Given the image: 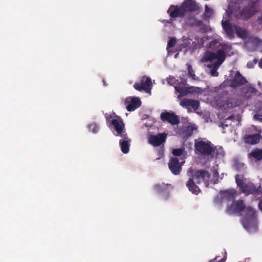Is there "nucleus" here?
Instances as JSON below:
<instances>
[{
	"mask_svg": "<svg viewBox=\"0 0 262 262\" xmlns=\"http://www.w3.org/2000/svg\"><path fill=\"white\" fill-rule=\"evenodd\" d=\"M177 42V39L175 37L171 38L168 41L167 50L169 52V48L173 47Z\"/></svg>",
	"mask_w": 262,
	"mask_h": 262,
	"instance_id": "7c9ffc66",
	"label": "nucleus"
},
{
	"mask_svg": "<svg viewBox=\"0 0 262 262\" xmlns=\"http://www.w3.org/2000/svg\"><path fill=\"white\" fill-rule=\"evenodd\" d=\"M160 118L163 122H167L172 125H178L180 123L179 116L173 112H163L160 115Z\"/></svg>",
	"mask_w": 262,
	"mask_h": 262,
	"instance_id": "0eeeda50",
	"label": "nucleus"
},
{
	"mask_svg": "<svg viewBox=\"0 0 262 262\" xmlns=\"http://www.w3.org/2000/svg\"><path fill=\"white\" fill-rule=\"evenodd\" d=\"M98 128V126L96 123H92L89 125V129L93 133H96Z\"/></svg>",
	"mask_w": 262,
	"mask_h": 262,
	"instance_id": "473e14b6",
	"label": "nucleus"
},
{
	"mask_svg": "<svg viewBox=\"0 0 262 262\" xmlns=\"http://www.w3.org/2000/svg\"><path fill=\"white\" fill-rule=\"evenodd\" d=\"M187 66L188 75L189 77H191L192 79H195V75L194 74V71H193L192 66L189 64H187Z\"/></svg>",
	"mask_w": 262,
	"mask_h": 262,
	"instance_id": "2f4dec72",
	"label": "nucleus"
},
{
	"mask_svg": "<svg viewBox=\"0 0 262 262\" xmlns=\"http://www.w3.org/2000/svg\"><path fill=\"white\" fill-rule=\"evenodd\" d=\"M124 103L126 105L127 110L129 112H132L141 106V101L138 97H129L126 98Z\"/></svg>",
	"mask_w": 262,
	"mask_h": 262,
	"instance_id": "9b49d317",
	"label": "nucleus"
},
{
	"mask_svg": "<svg viewBox=\"0 0 262 262\" xmlns=\"http://www.w3.org/2000/svg\"><path fill=\"white\" fill-rule=\"evenodd\" d=\"M235 193V192L234 191L231 190V191H226L225 192V194L226 196H229V197L230 198H231V199H233L234 197Z\"/></svg>",
	"mask_w": 262,
	"mask_h": 262,
	"instance_id": "f704fd0d",
	"label": "nucleus"
},
{
	"mask_svg": "<svg viewBox=\"0 0 262 262\" xmlns=\"http://www.w3.org/2000/svg\"><path fill=\"white\" fill-rule=\"evenodd\" d=\"M258 207L259 208V209L262 211V200L259 201V203L258 204Z\"/></svg>",
	"mask_w": 262,
	"mask_h": 262,
	"instance_id": "37998d69",
	"label": "nucleus"
},
{
	"mask_svg": "<svg viewBox=\"0 0 262 262\" xmlns=\"http://www.w3.org/2000/svg\"><path fill=\"white\" fill-rule=\"evenodd\" d=\"M254 66V64L252 62H249L247 63V67L249 68H253Z\"/></svg>",
	"mask_w": 262,
	"mask_h": 262,
	"instance_id": "ea45409f",
	"label": "nucleus"
},
{
	"mask_svg": "<svg viewBox=\"0 0 262 262\" xmlns=\"http://www.w3.org/2000/svg\"><path fill=\"white\" fill-rule=\"evenodd\" d=\"M194 148L196 152L202 156L204 157L210 156L212 158L213 157L214 151L213 145L211 144V142L208 140L204 141L203 140L198 141L195 140L194 142Z\"/></svg>",
	"mask_w": 262,
	"mask_h": 262,
	"instance_id": "f03ea898",
	"label": "nucleus"
},
{
	"mask_svg": "<svg viewBox=\"0 0 262 262\" xmlns=\"http://www.w3.org/2000/svg\"><path fill=\"white\" fill-rule=\"evenodd\" d=\"M180 104L183 107H187L188 106H191L195 111L199 108L200 105V103L198 101L185 98L182 100Z\"/></svg>",
	"mask_w": 262,
	"mask_h": 262,
	"instance_id": "2eb2a0df",
	"label": "nucleus"
},
{
	"mask_svg": "<svg viewBox=\"0 0 262 262\" xmlns=\"http://www.w3.org/2000/svg\"><path fill=\"white\" fill-rule=\"evenodd\" d=\"M217 257H216L213 259L211 260L209 262H225L227 258V257L226 255L224 256V257L223 258H222L220 261L217 260Z\"/></svg>",
	"mask_w": 262,
	"mask_h": 262,
	"instance_id": "c9c22d12",
	"label": "nucleus"
},
{
	"mask_svg": "<svg viewBox=\"0 0 262 262\" xmlns=\"http://www.w3.org/2000/svg\"><path fill=\"white\" fill-rule=\"evenodd\" d=\"M260 135L258 134H255L252 135H248L245 138L246 143L256 144L259 142Z\"/></svg>",
	"mask_w": 262,
	"mask_h": 262,
	"instance_id": "412c9836",
	"label": "nucleus"
},
{
	"mask_svg": "<svg viewBox=\"0 0 262 262\" xmlns=\"http://www.w3.org/2000/svg\"><path fill=\"white\" fill-rule=\"evenodd\" d=\"M193 128L191 126H188L185 128H183L181 132L180 135L184 139H187L188 137H190L193 133Z\"/></svg>",
	"mask_w": 262,
	"mask_h": 262,
	"instance_id": "4be33fe9",
	"label": "nucleus"
},
{
	"mask_svg": "<svg viewBox=\"0 0 262 262\" xmlns=\"http://www.w3.org/2000/svg\"><path fill=\"white\" fill-rule=\"evenodd\" d=\"M258 66L260 68L262 69V58L260 59V61L258 62Z\"/></svg>",
	"mask_w": 262,
	"mask_h": 262,
	"instance_id": "c03bdc74",
	"label": "nucleus"
},
{
	"mask_svg": "<svg viewBox=\"0 0 262 262\" xmlns=\"http://www.w3.org/2000/svg\"><path fill=\"white\" fill-rule=\"evenodd\" d=\"M167 135L165 133L150 135L148 139V143L154 146H159L165 142Z\"/></svg>",
	"mask_w": 262,
	"mask_h": 262,
	"instance_id": "6e6552de",
	"label": "nucleus"
},
{
	"mask_svg": "<svg viewBox=\"0 0 262 262\" xmlns=\"http://www.w3.org/2000/svg\"><path fill=\"white\" fill-rule=\"evenodd\" d=\"M190 40L188 38H184L178 44L177 51H182L183 49L186 50L190 45Z\"/></svg>",
	"mask_w": 262,
	"mask_h": 262,
	"instance_id": "393cba45",
	"label": "nucleus"
},
{
	"mask_svg": "<svg viewBox=\"0 0 262 262\" xmlns=\"http://www.w3.org/2000/svg\"><path fill=\"white\" fill-rule=\"evenodd\" d=\"M254 118L256 119L257 120L262 122V115L256 114L254 115Z\"/></svg>",
	"mask_w": 262,
	"mask_h": 262,
	"instance_id": "4c0bfd02",
	"label": "nucleus"
},
{
	"mask_svg": "<svg viewBox=\"0 0 262 262\" xmlns=\"http://www.w3.org/2000/svg\"><path fill=\"white\" fill-rule=\"evenodd\" d=\"M176 90L180 93V94L182 95H187L188 93L190 92L188 90H184L183 89H179L177 87H176Z\"/></svg>",
	"mask_w": 262,
	"mask_h": 262,
	"instance_id": "72a5a7b5",
	"label": "nucleus"
},
{
	"mask_svg": "<svg viewBox=\"0 0 262 262\" xmlns=\"http://www.w3.org/2000/svg\"><path fill=\"white\" fill-rule=\"evenodd\" d=\"M234 119V117L233 115H231L229 117H228L226 120L228 121V120H233Z\"/></svg>",
	"mask_w": 262,
	"mask_h": 262,
	"instance_id": "79ce46f5",
	"label": "nucleus"
},
{
	"mask_svg": "<svg viewBox=\"0 0 262 262\" xmlns=\"http://www.w3.org/2000/svg\"><path fill=\"white\" fill-rule=\"evenodd\" d=\"M257 62H258V59H257V58H254V59L253 60V63L254 64H256Z\"/></svg>",
	"mask_w": 262,
	"mask_h": 262,
	"instance_id": "a18cd8bd",
	"label": "nucleus"
},
{
	"mask_svg": "<svg viewBox=\"0 0 262 262\" xmlns=\"http://www.w3.org/2000/svg\"><path fill=\"white\" fill-rule=\"evenodd\" d=\"M111 124L117 132L116 136L121 137L126 135L127 134L124 131V124L121 118L117 116L116 118L111 121Z\"/></svg>",
	"mask_w": 262,
	"mask_h": 262,
	"instance_id": "9d476101",
	"label": "nucleus"
},
{
	"mask_svg": "<svg viewBox=\"0 0 262 262\" xmlns=\"http://www.w3.org/2000/svg\"><path fill=\"white\" fill-rule=\"evenodd\" d=\"M168 185L163 183L157 184L154 185V188L155 191L159 193H167L168 191Z\"/></svg>",
	"mask_w": 262,
	"mask_h": 262,
	"instance_id": "5701e85b",
	"label": "nucleus"
},
{
	"mask_svg": "<svg viewBox=\"0 0 262 262\" xmlns=\"http://www.w3.org/2000/svg\"><path fill=\"white\" fill-rule=\"evenodd\" d=\"M244 176L243 174H236L235 179L236 183L241 189L243 187L245 183L244 182Z\"/></svg>",
	"mask_w": 262,
	"mask_h": 262,
	"instance_id": "c85d7f7f",
	"label": "nucleus"
},
{
	"mask_svg": "<svg viewBox=\"0 0 262 262\" xmlns=\"http://www.w3.org/2000/svg\"><path fill=\"white\" fill-rule=\"evenodd\" d=\"M184 163V161L179 162L177 157H171L168 163V167L171 173L174 175H178L182 170V166Z\"/></svg>",
	"mask_w": 262,
	"mask_h": 262,
	"instance_id": "423d86ee",
	"label": "nucleus"
},
{
	"mask_svg": "<svg viewBox=\"0 0 262 262\" xmlns=\"http://www.w3.org/2000/svg\"><path fill=\"white\" fill-rule=\"evenodd\" d=\"M235 29L238 37L243 39H246L248 37V32L245 29L237 26L235 27Z\"/></svg>",
	"mask_w": 262,
	"mask_h": 262,
	"instance_id": "bb28decb",
	"label": "nucleus"
},
{
	"mask_svg": "<svg viewBox=\"0 0 262 262\" xmlns=\"http://www.w3.org/2000/svg\"><path fill=\"white\" fill-rule=\"evenodd\" d=\"M246 215L244 220H251L255 219L256 216V211L254 209L250 207H248L245 209Z\"/></svg>",
	"mask_w": 262,
	"mask_h": 262,
	"instance_id": "b1692460",
	"label": "nucleus"
},
{
	"mask_svg": "<svg viewBox=\"0 0 262 262\" xmlns=\"http://www.w3.org/2000/svg\"><path fill=\"white\" fill-rule=\"evenodd\" d=\"M246 208L245 205L243 200H238L233 202L226 210L228 214H231L234 213H241Z\"/></svg>",
	"mask_w": 262,
	"mask_h": 262,
	"instance_id": "1a4fd4ad",
	"label": "nucleus"
},
{
	"mask_svg": "<svg viewBox=\"0 0 262 262\" xmlns=\"http://www.w3.org/2000/svg\"><path fill=\"white\" fill-rule=\"evenodd\" d=\"M181 5L185 14L188 12H195L199 9V7L195 0H185Z\"/></svg>",
	"mask_w": 262,
	"mask_h": 262,
	"instance_id": "ddd939ff",
	"label": "nucleus"
},
{
	"mask_svg": "<svg viewBox=\"0 0 262 262\" xmlns=\"http://www.w3.org/2000/svg\"><path fill=\"white\" fill-rule=\"evenodd\" d=\"M242 191L247 194H253L256 196V192L257 189L256 186L252 183H248L245 184L243 187L241 188Z\"/></svg>",
	"mask_w": 262,
	"mask_h": 262,
	"instance_id": "f3484780",
	"label": "nucleus"
},
{
	"mask_svg": "<svg viewBox=\"0 0 262 262\" xmlns=\"http://www.w3.org/2000/svg\"><path fill=\"white\" fill-rule=\"evenodd\" d=\"M210 48L212 50L216 47L217 48L216 52L207 51L204 57V61L212 62L216 60L214 63L211 65H208L209 68H212L210 71L211 75L213 76H217L219 73L216 70L219 68L220 66L224 62L226 58V54L222 49H220L221 43L216 41H212L209 43Z\"/></svg>",
	"mask_w": 262,
	"mask_h": 262,
	"instance_id": "f257e3e1",
	"label": "nucleus"
},
{
	"mask_svg": "<svg viewBox=\"0 0 262 262\" xmlns=\"http://www.w3.org/2000/svg\"><path fill=\"white\" fill-rule=\"evenodd\" d=\"M247 82V81L246 78L242 75L239 71H237L231 81V86L236 88L246 84Z\"/></svg>",
	"mask_w": 262,
	"mask_h": 262,
	"instance_id": "4468645a",
	"label": "nucleus"
},
{
	"mask_svg": "<svg viewBox=\"0 0 262 262\" xmlns=\"http://www.w3.org/2000/svg\"><path fill=\"white\" fill-rule=\"evenodd\" d=\"M151 85L150 78L143 76L141 78L139 82H136L134 84V88L140 92L144 91L148 92L150 91Z\"/></svg>",
	"mask_w": 262,
	"mask_h": 262,
	"instance_id": "7ed1b4c3",
	"label": "nucleus"
},
{
	"mask_svg": "<svg viewBox=\"0 0 262 262\" xmlns=\"http://www.w3.org/2000/svg\"><path fill=\"white\" fill-rule=\"evenodd\" d=\"M186 23L191 27H200L203 25V22L201 20L197 19L194 16L189 14L186 18Z\"/></svg>",
	"mask_w": 262,
	"mask_h": 262,
	"instance_id": "a211bd4d",
	"label": "nucleus"
},
{
	"mask_svg": "<svg viewBox=\"0 0 262 262\" xmlns=\"http://www.w3.org/2000/svg\"><path fill=\"white\" fill-rule=\"evenodd\" d=\"M167 13L171 19L177 17L183 18L186 15L181 5L180 6L171 5L167 10Z\"/></svg>",
	"mask_w": 262,
	"mask_h": 262,
	"instance_id": "39448f33",
	"label": "nucleus"
},
{
	"mask_svg": "<svg viewBox=\"0 0 262 262\" xmlns=\"http://www.w3.org/2000/svg\"><path fill=\"white\" fill-rule=\"evenodd\" d=\"M222 26L228 37L230 38H233L234 34V30L229 21L227 20L223 21Z\"/></svg>",
	"mask_w": 262,
	"mask_h": 262,
	"instance_id": "6ab92c4d",
	"label": "nucleus"
},
{
	"mask_svg": "<svg viewBox=\"0 0 262 262\" xmlns=\"http://www.w3.org/2000/svg\"><path fill=\"white\" fill-rule=\"evenodd\" d=\"M103 84L104 85H106L107 84H106V82L104 80H103Z\"/></svg>",
	"mask_w": 262,
	"mask_h": 262,
	"instance_id": "49530a36",
	"label": "nucleus"
},
{
	"mask_svg": "<svg viewBox=\"0 0 262 262\" xmlns=\"http://www.w3.org/2000/svg\"><path fill=\"white\" fill-rule=\"evenodd\" d=\"M250 155L257 160L262 159V149L256 148L250 153Z\"/></svg>",
	"mask_w": 262,
	"mask_h": 262,
	"instance_id": "cd10ccee",
	"label": "nucleus"
},
{
	"mask_svg": "<svg viewBox=\"0 0 262 262\" xmlns=\"http://www.w3.org/2000/svg\"><path fill=\"white\" fill-rule=\"evenodd\" d=\"M171 19H171V18L169 20L163 19V20H161V21L163 23H165L170 24L172 23Z\"/></svg>",
	"mask_w": 262,
	"mask_h": 262,
	"instance_id": "a19ab883",
	"label": "nucleus"
},
{
	"mask_svg": "<svg viewBox=\"0 0 262 262\" xmlns=\"http://www.w3.org/2000/svg\"><path fill=\"white\" fill-rule=\"evenodd\" d=\"M121 137L123 138V140H120L119 141L121 151L124 154H127L129 150V143L131 140L128 138L127 135L124 136H121Z\"/></svg>",
	"mask_w": 262,
	"mask_h": 262,
	"instance_id": "dca6fc26",
	"label": "nucleus"
},
{
	"mask_svg": "<svg viewBox=\"0 0 262 262\" xmlns=\"http://www.w3.org/2000/svg\"><path fill=\"white\" fill-rule=\"evenodd\" d=\"M256 2H253L245 7L241 12V17L245 20H247L254 15L257 12Z\"/></svg>",
	"mask_w": 262,
	"mask_h": 262,
	"instance_id": "20e7f679",
	"label": "nucleus"
},
{
	"mask_svg": "<svg viewBox=\"0 0 262 262\" xmlns=\"http://www.w3.org/2000/svg\"><path fill=\"white\" fill-rule=\"evenodd\" d=\"M210 177V173L205 170H198L194 172V174L193 176V178L198 184H200L202 182H207Z\"/></svg>",
	"mask_w": 262,
	"mask_h": 262,
	"instance_id": "f8f14e48",
	"label": "nucleus"
},
{
	"mask_svg": "<svg viewBox=\"0 0 262 262\" xmlns=\"http://www.w3.org/2000/svg\"><path fill=\"white\" fill-rule=\"evenodd\" d=\"M213 10L209 8L208 5H206L205 7V11L203 14L204 18L207 19L210 18L213 14Z\"/></svg>",
	"mask_w": 262,
	"mask_h": 262,
	"instance_id": "c756f323",
	"label": "nucleus"
},
{
	"mask_svg": "<svg viewBox=\"0 0 262 262\" xmlns=\"http://www.w3.org/2000/svg\"><path fill=\"white\" fill-rule=\"evenodd\" d=\"M236 168L237 170H239L241 168L244 166V164L238 163L235 165Z\"/></svg>",
	"mask_w": 262,
	"mask_h": 262,
	"instance_id": "58836bf2",
	"label": "nucleus"
},
{
	"mask_svg": "<svg viewBox=\"0 0 262 262\" xmlns=\"http://www.w3.org/2000/svg\"><path fill=\"white\" fill-rule=\"evenodd\" d=\"M172 153L175 156L180 157L182 160L185 159L187 157V152L184 148L173 149Z\"/></svg>",
	"mask_w": 262,
	"mask_h": 262,
	"instance_id": "a878e982",
	"label": "nucleus"
},
{
	"mask_svg": "<svg viewBox=\"0 0 262 262\" xmlns=\"http://www.w3.org/2000/svg\"><path fill=\"white\" fill-rule=\"evenodd\" d=\"M186 186L192 193L198 194L200 192L199 187L195 184L192 179L190 178L186 183Z\"/></svg>",
	"mask_w": 262,
	"mask_h": 262,
	"instance_id": "aec40b11",
	"label": "nucleus"
},
{
	"mask_svg": "<svg viewBox=\"0 0 262 262\" xmlns=\"http://www.w3.org/2000/svg\"><path fill=\"white\" fill-rule=\"evenodd\" d=\"M231 123H228L227 120H225L224 122L222 123L220 125L221 127H222L223 129L225 127H228L229 125H231Z\"/></svg>",
	"mask_w": 262,
	"mask_h": 262,
	"instance_id": "e433bc0d",
	"label": "nucleus"
}]
</instances>
